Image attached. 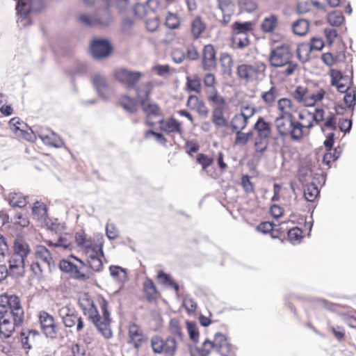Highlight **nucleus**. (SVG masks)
I'll use <instances>...</instances> for the list:
<instances>
[{
    "label": "nucleus",
    "instance_id": "obj_1",
    "mask_svg": "<svg viewBox=\"0 0 356 356\" xmlns=\"http://www.w3.org/2000/svg\"><path fill=\"white\" fill-rule=\"evenodd\" d=\"M24 309L19 297L14 295L0 296V336L10 337L16 327L24 321Z\"/></svg>",
    "mask_w": 356,
    "mask_h": 356
},
{
    "label": "nucleus",
    "instance_id": "obj_2",
    "mask_svg": "<svg viewBox=\"0 0 356 356\" xmlns=\"http://www.w3.org/2000/svg\"><path fill=\"white\" fill-rule=\"evenodd\" d=\"M100 307L102 312V316H100L97 307L95 306L93 301L86 295L84 294L79 299V305L82 309L85 315L92 321L99 332L106 339L112 337V332L110 327V314L108 311V302L105 299H102L100 302Z\"/></svg>",
    "mask_w": 356,
    "mask_h": 356
},
{
    "label": "nucleus",
    "instance_id": "obj_3",
    "mask_svg": "<svg viewBox=\"0 0 356 356\" xmlns=\"http://www.w3.org/2000/svg\"><path fill=\"white\" fill-rule=\"evenodd\" d=\"M30 245L23 238L14 240L12 254L9 259V270L15 277H22L25 273L26 261L31 254Z\"/></svg>",
    "mask_w": 356,
    "mask_h": 356
},
{
    "label": "nucleus",
    "instance_id": "obj_4",
    "mask_svg": "<svg viewBox=\"0 0 356 356\" xmlns=\"http://www.w3.org/2000/svg\"><path fill=\"white\" fill-rule=\"evenodd\" d=\"M34 259L31 268L35 275H40L44 271H51L54 266L51 252L44 245H38L35 247Z\"/></svg>",
    "mask_w": 356,
    "mask_h": 356
},
{
    "label": "nucleus",
    "instance_id": "obj_5",
    "mask_svg": "<svg viewBox=\"0 0 356 356\" xmlns=\"http://www.w3.org/2000/svg\"><path fill=\"white\" fill-rule=\"evenodd\" d=\"M85 266L83 261L72 255L60 261V269L67 273L71 277L79 280H86L89 276L82 270Z\"/></svg>",
    "mask_w": 356,
    "mask_h": 356
},
{
    "label": "nucleus",
    "instance_id": "obj_6",
    "mask_svg": "<svg viewBox=\"0 0 356 356\" xmlns=\"http://www.w3.org/2000/svg\"><path fill=\"white\" fill-rule=\"evenodd\" d=\"M151 347L155 354L163 355L164 356H175L177 342L175 338L168 337L163 339L159 335L153 336L150 339Z\"/></svg>",
    "mask_w": 356,
    "mask_h": 356
},
{
    "label": "nucleus",
    "instance_id": "obj_7",
    "mask_svg": "<svg viewBox=\"0 0 356 356\" xmlns=\"http://www.w3.org/2000/svg\"><path fill=\"white\" fill-rule=\"evenodd\" d=\"M104 236L102 234L96 235V244L92 249L87 250L86 255L87 262L90 267L95 271L99 272L103 268L102 257H104L103 252Z\"/></svg>",
    "mask_w": 356,
    "mask_h": 356
},
{
    "label": "nucleus",
    "instance_id": "obj_8",
    "mask_svg": "<svg viewBox=\"0 0 356 356\" xmlns=\"http://www.w3.org/2000/svg\"><path fill=\"white\" fill-rule=\"evenodd\" d=\"M266 70V65L261 62L254 64H241L237 67V74L241 80L250 82L257 80Z\"/></svg>",
    "mask_w": 356,
    "mask_h": 356
},
{
    "label": "nucleus",
    "instance_id": "obj_9",
    "mask_svg": "<svg viewBox=\"0 0 356 356\" xmlns=\"http://www.w3.org/2000/svg\"><path fill=\"white\" fill-rule=\"evenodd\" d=\"M143 74L138 71H131L126 68H118L114 71V77L128 89H134L143 77Z\"/></svg>",
    "mask_w": 356,
    "mask_h": 356
},
{
    "label": "nucleus",
    "instance_id": "obj_10",
    "mask_svg": "<svg viewBox=\"0 0 356 356\" xmlns=\"http://www.w3.org/2000/svg\"><path fill=\"white\" fill-rule=\"evenodd\" d=\"M275 126L280 136H289L291 140L298 141V136L293 134L296 127L294 116L278 115L275 120Z\"/></svg>",
    "mask_w": 356,
    "mask_h": 356
},
{
    "label": "nucleus",
    "instance_id": "obj_11",
    "mask_svg": "<svg viewBox=\"0 0 356 356\" xmlns=\"http://www.w3.org/2000/svg\"><path fill=\"white\" fill-rule=\"evenodd\" d=\"M292 56L289 47L286 44H282L271 50L269 61L272 66L281 67L289 63Z\"/></svg>",
    "mask_w": 356,
    "mask_h": 356
},
{
    "label": "nucleus",
    "instance_id": "obj_12",
    "mask_svg": "<svg viewBox=\"0 0 356 356\" xmlns=\"http://www.w3.org/2000/svg\"><path fill=\"white\" fill-rule=\"evenodd\" d=\"M299 122H296V127L293 134L298 136V140L309 134V130L314 126L312 117V112L303 111L298 114Z\"/></svg>",
    "mask_w": 356,
    "mask_h": 356
},
{
    "label": "nucleus",
    "instance_id": "obj_13",
    "mask_svg": "<svg viewBox=\"0 0 356 356\" xmlns=\"http://www.w3.org/2000/svg\"><path fill=\"white\" fill-rule=\"evenodd\" d=\"M58 315L62 318L65 327H72L76 325V329L77 332H81L83 330L84 324L82 318L67 306L60 308Z\"/></svg>",
    "mask_w": 356,
    "mask_h": 356
},
{
    "label": "nucleus",
    "instance_id": "obj_14",
    "mask_svg": "<svg viewBox=\"0 0 356 356\" xmlns=\"http://www.w3.org/2000/svg\"><path fill=\"white\" fill-rule=\"evenodd\" d=\"M38 317L42 332L47 337L55 339L58 329L55 323L54 318L44 311L40 312Z\"/></svg>",
    "mask_w": 356,
    "mask_h": 356
},
{
    "label": "nucleus",
    "instance_id": "obj_15",
    "mask_svg": "<svg viewBox=\"0 0 356 356\" xmlns=\"http://www.w3.org/2000/svg\"><path fill=\"white\" fill-rule=\"evenodd\" d=\"M9 127L11 131L18 138H24L26 140H33L35 138L34 132L30 129V131L25 130L27 126L18 118H13L9 121Z\"/></svg>",
    "mask_w": 356,
    "mask_h": 356
},
{
    "label": "nucleus",
    "instance_id": "obj_16",
    "mask_svg": "<svg viewBox=\"0 0 356 356\" xmlns=\"http://www.w3.org/2000/svg\"><path fill=\"white\" fill-rule=\"evenodd\" d=\"M111 49L110 43L105 39L94 40L90 45L91 54L95 58L107 57L111 54Z\"/></svg>",
    "mask_w": 356,
    "mask_h": 356
},
{
    "label": "nucleus",
    "instance_id": "obj_17",
    "mask_svg": "<svg viewBox=\"0 0 356 356\" xmlns=\"http://www.w3.org/2000/svg\"><path fill=\"white\" fill-rule=\"evenodd\" d=\"M38 134L43 143L46 145L60 148L64 145L60 136L49 129L41 128L38 132Z\"/></svg>",
    "mask_w": 356,
    "mask_h": 356
},
{
    "label": "nucleus",
    "instance_id": "obj_18",
    "mask_svg": "<svg viewBox=\"0 0 356 356\" xmlns=\"http://www.w3.org/2000/svg\"><path fill=\"white\" fill-rule=\"evenodd\" d=\"M80 21L87 26H93L97 24L108 25L111 22V16L108 10H104L98 13V16L90 17L82 15L79 17Z\"/></svg>",
    "mask_w": 356,
    "mask_h": 356
},
{
    "label": "nucleus",
    "instance_id": "obj_19",
    "mask_svg": "<svg viewBox=\"0 0 356 356\" xmlns=\"http://www.w3.org/2000/svg\"><path fill=\"white\" fill-rule=\"evenodd\" d=\"M143 112L147 115V124L152 127L154 122L150 121V118L159 117L160 119L163 117L160 108L154 102H150L148 100L143 99L140 102Z\"/></svg>",
    "mask_w": 356,
    "mask_h": 356
},
{
    "label": "nucleus",
    "instance_id": "obj_20",
    "mask_svg": "<svg viewBox=\"0 0 356 356\" xmlns=\"http://www.w3.org/2000/svg\"><path fill=\"white\" fill-rule=\"evenodd\" d=\"M207 99L212 106V111L227 110L228 108L225 99L218 92L217 90L207 91Z\"/></svg>",
    "mask_w": 356,
    "mask_h": 356
},
{
    "label": "nucleus",
    "instance_id": "obj_21",
    "mask_svg": "<svg viewBox=\"0 0 356 356\" xmlns=\"http://www.w3.org/2000/svg\"><path fill=\"white\" fill-rule=\"evenodd\" d=\"M158 122L160 124L161 130L167 134L176 133L181 134L183 132L182 124L175 118H172L165 121L162 117Z\"/></svg>",
    "mask_w": 356,
    "mask_h": 356
},
{
    "label": "nucleus",
    "instance_id": "obj_22",
    "mask_svg": "<svg viewBox=\"0 0 356 356\" xmlns=\"http://www.w3.org/2000/svg\"><path fill=\"white\" fill-rule=\"evenodd\" d=\"M216 52L211 44L204 47L202 66L204 70H211L216 67Z\"/></svg>",
    "mask_w": 356,
    "mask_h": 356
},
{
    "label": "nucleus",
    "instance_id": "obj_23",
    "mask_svg": "<svg viewBox=\"0 0 356 356\" xmlns=\"http://www.w3.org/2000/svg\"><path fill=\"white\" fill-rule=\"evenodd\" d=\"M145 337L141 328L136 325L131 324L129 327V342L134 345L136 348H139L143 341Z\"/></svg>",
    "mask_w": 356,
    "mask_h": 356
},
{
    "label": "nucleus",
    "instance_id": "obj_24",
    "mask_svg": "<svg viewBox=\"0 0 356 356\" xmlns=\"http://www.w3.org/2000/svg\"><path fill=\"white\" fill-rule=\"evenodd\" d=\"M218 7L222 13L223 23L227 24L234 13V3L231 0H218Z\"/></svg>",
    "mask_w": 356,
    "mask_h": 356
},
{
    "label": "nucleus",
    "instance_id": "obj_25",
    "mask_svg": "<svg viewBox=\"0 0 356 356\" xmlns=\"http://www.w3.org/2000/svg\"><path fill=\"white\" fill-rule=\"evenodd\" d=\"M277 109L280 112L279 115L284 116H294V113L297 111L296 106L288 98H282L278 100Z\"/></svg>",
    "mask_w": 356,
    "mask_h": 356
},
{
    "label": "nucleus",
    "instance_id": "obj_26",
    "mask_svg": "<svg viewBox=\"0 0 356 356\" xmlns=\"http://www.w3.org/2000/svg\"><path fill=\"white\" fill-rule=\"evenodd\" d=\"M257 131L259 140H267L271 134V127L268 122L264 118H259L254 126Z\"/></svg>",
    "mask_w": 356,
    "mask_h": 356
},
{
    "label": "nucleus",
    "instance_id": "obj_27",
    "mask_svg": "<svg viewBox=\"0 0 356 356\" xmlns=\"http://www.w3.org/2000/svg\"><path fill=\"white\" fill-rule=\"evenodd\" d=\"M310 89L302 86H297L292 93L293 97L305 106H309Z\"/></svg>",
    "mask_w": 356,
    "mask_h": 356
},
{
    "label": "nucleus",
    "instance_id": "obj_28",
    "mask_svg": "<svg viewBox=\"0 0 356 356\" xmlns=\"http://www.w3.org/2000/svg\"><path fill=\"white\" fill-rule=\"evenodd\" d=\"M215 349L222 355H225L229 350V344L225 336L217 332L214 336V341H212Z\"/></svg>",
    "mask_w": 356,
    "mask_h": 356
},
{
    "label": "nucleus",
    "instance_id": "obj_29",
    "mask_svg": "<svg viewBox=\"0 0 356 356\" xmlns=\"http://www.w3.org/2000/svg\"><path fill=\"white\" fill-rule=\"evenodd\" d=\"M154 87V82L153 81H147L139 87L134 88L136 90V97L138 100L142 102L143 99L148 100L149 96Z\"/></svg>",
    "mask_w": 356,
    "mask_h": 356
},
{
    "label": "nucleus",
    "instance_id": "obj_30",
    "mask_svg": "<svg viewBox=\"0 0 356 356\" xmlns=\"http://www.w3.org/2000/svg\"><path fill=\"white\" fill-rule=\"evenodd\" d=\"M75 241L79 247L86 252L87 250L92 249L96 244V236L94 240L90 238L88 239L86 238V235L83 232H77L75 235Z\"/></svg>",
    "mask_w": 356,
    "mask_h": 356
},
{
    "label": "nucleus",
    "instance_id": "obj_31",
    "mask_svg": "<svg viewBox=\"0 0 356 356\" xmlns=\"http://www.w3.org/2000/svg\"><path fill=\"white\" fill-rule=\"evenodd\" d=\"M206 25L200 17H195L191 23V34L194 40L198 39L204 32Z\"/></svg>",
    "mask_w": 356,
    "mask_h": 356
},
{
    "label": "nucleus",
    "instance_id": "obj_32",
    "mask_svg": "<svg viewBox=\"0 0 356 356\" xmlns=\"http://www.w3.org/2000/svg\"><path fill=\"white\" fill-rule=\"evenodd\" d=\"M227 110L212 111L211 121L216 129H218L221 127H227L229 125L228 120L224 116V113Z\"/></svg>",
    "mask_w": 356,
    "mask_h": 356
},
{
    "label": "nucleus",
    "instance_id": "obj_33",
    "mask_svg": "<svg viewBox=\"0 0 356 356\" xmlns=\"http://www.w3.org/2000/svg\"><path fill=\"white\" fill-rule=\"evenodd\" d=\"M168 330L170 334V337L175 338L177 342L183 339L184 334L177 319L172 318L170 321Z\"/></svg>",
    "mask_w": 356,
    "mask_h": 356
},
{
    "label": "nucleus",
    "instance_id": "obj_34",
    "mask_svg": "<svg viewBox=\"0 0 356 356\" xmlns=\"http://www.w3.org/2000/svg\"><path fill=\"white\" fill-rule=\"evenodd\" d=\"M47 243L49 246L59 248L63 250H71L72 246L71 236L67 234L60 236L56 242L49 241Z\"/></svg>",
    "mask_w": 356,
    "mask_h": 356
},
{
    "label": "nucleus",
    "instance_id": "obj_35",
    "mask_svg": "<svg viewBox=\"0 0 356 356\" xmlns=\"http://www.w3.org/2000/svg\"><path fill=\"white\" fill-rule=\"evenodd\" d=\"M6 199L9 204L13 207L22 208L27 204L25 197L21 193H10Z\"/></svg>",
    "mask_w": 356,
    "mask_h": 356
},
{
    "label": "nucleus",
    "instance_id": "obj_36",
    "mask_svg": "<svg viewBox=\"0 0 356 356\" xmlns=\"http://www.w3.org/2000/svg\"><path fill=\"white\" fill-rule=\"evenodd\" d=\"M253 24L251 22H236L232 24V33L248 35L252 32Z\"/></svg>",
    "mask_w": 356,
    "mask_h": 356
},
{
    "label": "nucleus",
    "instance_id": "obj_37",
    "mask_svg": "<svg viewBox=\"0 0 356 356\" xmlns=\"http://www.w3.org/2000/svg\"><path fill=\"white\" fill-rule=\"evenodd\" d=\"M111 277L116 281L123 283L127 280V273L124 268L118 266H111L109 268Z\"/></svg>",
    "mask_w": 356,
    "mask_h": 356
},
{
    "label": "nucleus",
    "instance_id": "obj_38",
    "mask_svg": "<svg viewBox=\"0 0 356 356\" xmlns=\"http://www.w3.org/2000/svg\"><path fill=\"white\" fill-rule=\"evenodd\" d=\"M232 45L234 48L243 49L250 44L249 37L248 35L238 34L232 33Z\"/></svg>",
    "mask_w": 356,
    "mask_h": 356
},
{
    "label": "nucleus",
    "instance_id": "obj_39",
    "mask_svg": "<svg viewBox=\"0 0 356 356\" xmlns=\"http://www.w3.org/2000/svg\"><path fill=\"white\" fill-rule=\"evenodd\" d=\"M220 63L222 72L225 74H231L234 64L232 56L227 53L221 54Z\"/></svg>",
    "mask_w": 356,
    "mask_h": 356
},
{
    "label": "nucleus",
    "instance_id": "obj_40",
    "mask_svg": "<svg viewBox=\"0 0 356 356\" xmlns=\"http://www.w3.org/2000/svg\"><path fill=\"white\" fill-rule=\"evenodd\" d=\"M248 124V120L239 114H236L231 121V128L233 132L243 130Z\"/></svg>",
    "mask_w": 356,
    "mask_h": 356
},
{
    "label": "nucleus",
    "instance_id": "obj_41",
    "mask_svg": "<svg viewBox=\"0 0 356 356\" xmlns=\"http://www.w3.org/2000/svg\"><path fill=\"white\" fill-rule=\"evenodd\" d=\"M309 22L305 19L296 21L292 26L293 31L296 35H304L309 29Z\"/></svg>",
    "mask_w": 356,
    "mask_h": 356
},
{
    "label": "nucleus",
    "instance_id": "obj_42",
    "mask_svg": "<svg viewBox=\"0 0 356 356\" xmlns=\"http://www.w3.org/2000/svg\"><path fill=\"white\" fill-rule=\"evenodd\" d=\"M201 81L197 75L186 77V90L188 91L199 93L201 91Z\"/></svg>",
    "mask_w": 356,
    "mask_h": 356
},
{
    "label": "nucleus",
    "instance_id": "obj_43",
    "mask_svg": "<svg viewBox=\"0 0 356 356\" xmlns=\"http://www.w3.org/2000/svg\"><path fill=\"white\" fill-rule=\"evenodd\" d=\"M143 291L146 298L149 300H154L156 297V286L150 279H147L143 283Z\"/></svg>",
    "mask_w": 356,
    "mask_h": 356
},
{
    "label": "nucleus",
    "instance_id": "obj_44",
    "mask_svg": "<svg viewBox=\"0 0 356 356\" xmlns=\"http://www.w3.org/2000/svg\"><path fill=\"white\" fill-rule=\"evenodd\" d=\"M122 107L128 113H134L136 111V101L127 95H122L120 99Z\"/></svg>",
    "mask_w": 356,
    "mask_h": 356
},
{
    "label": "nucleus",
    "instance_id": "obj_45",
    "mask_svg": "<svg viewBox=\"0 0 356 356\" xmlns=\"http://www.w3.org/2000/svg\"><path fill=\"white\" fill-rule=\"evenodd\" d=\"M134 12L139 19H142L153 12V10L149 6L148 2L145 3H136L134 8Z\"/></svg>",
    "mask_w": 356,
    "mask_h": 356
},
{
    "label": "nucleus",
    "instance_id": "obj_46",
    "mask_svg": "<svg viewBox=\"0 0 356 356\" xmlns=\"http://www.w3.org/2000/svg\"><path fill=\"white\" fill-rule=\"evenodd\" d=\"M32 213L37 220L44 219L47 216L46 205L43 202H35L32 207Z\"/></svg>",
    "mask_w": 356,
    "mask_h": 356
},
{
    "label": "nucleus",
    "instance_id": "obj_47",
    "mask_svg": "<svg viewBox=\"0 0 356 356\" xmlns=\"http://www.w3.org/2000/svg\"><path fill=\"white\" fill-rule=\"evenodd\" d=\"M278 95V89L275 86H272L268 91L262 92L261 98L266 104L271 106Z\"/></svg>",
    "mask_w": 356,
    "mask_h": 356
},
{
    "label": "nucleus",
    "instance_id": "obj_48",
    "mask_svg": "<svg viewBox=\"0 0 356 356\" xmlns=\"http://www.w3.org/2000/svg\"><path fill=\"white\" fill-rule=\"evenodd\" d=\"M325 95V91L323 88L310 89L309 94V106H314L317 102L321 101Z\"/></svg>",
    "mask_w": 356,
    "mask_h": 356
},
{
    "label": "nucleus",
    "instance_id": "obj_49",
    "mask_svg": "<svg viewBox=\"0 0 356 356\" xmlns=\"http://www.w3.org/2000/svg\"><path fill=\"white\" fill-rule=\"evenodd\" d=\"M311 51L312 49L309 44H300L297 47V58L302 63H305L308 60Z\"/></svg>",
    "mask_w": 356,
    "mask_h": 356
},
{
    "label": "nucleus",
    "instance_id": "obj_50",
    "mask_svg": "<svg viewBox=\"0 0 356 356\" xmlns=\"http://www.w3.org/2000/svg\"><path fill=\"white\" fill-rule=\"evenodd\" d=\"M186 329L191 340L195 343H197L200 333L197 323L194 321H186Z\"/></svg>",
    "mask_w": 356,
    "mask_h": 356
},
{
    "label": "nucleus",
    "instance_id": "obj_51",
    "mask_svg": "<svg viewBox=\"0 0 356 356\" xmlns=\"http://www.w3.org/2000/svg\"><path fill=\"white\" fill-rule=\"evenodd\" d=\"M319 193L317 186L314 184H308L304 189L305 198L308 202H313Z\"/></svg>",
    "mask_w": 356,
    "mask_h": 356
},
{
    "label": "nucleus",
    "instance_id": "obj_52",
    "mask_svg": "<svg viewBox=\"0 0 356 356\" xmlns=\"http://www.w3.org/2000/svg\"><path fill=\"white\" fill-rule=\"evenodd\" d=\"M277 24V19L275 15L266 17L261 24V29L264 32L273 31Z\"/></svg>",
    "mask_w": 356,
    "mask_h": 356
},
{
    "label": "nucleus",
    "instance_id": "obj_53",
    "mask_svg": "<svg viewBox=\"0 0 356 356\" xmlns=\"http://www.w3.org/2000/svg\"><path fill=\"white\" fill-rule=\"evenodd\" d=\"M92 83L99 95L103 97L102 90L106 87L105 78L100 74H95Z\"/></svg>",
    "mask_w": 356,
    "mask_h": 356
},
{
    "label": "nucleus",
    "instance_id": "obj_54",
    "mask_svg": "<svg viewBox=\"0 0 356 356\" xmlns=\"http://www.w3.org/2000/svg\"><path fill=\"white\" fill-rule=\"evenodd\" d=\"M327 21L332 26H339L344 21V17L341 12L334 11L327 15Z\"/></svg>",
    "mask_w": 356,
    "mask_h": 356
},
{
    "label": "nucleus",
    "instance_id": "obj_55",
    "mask_svg": "<svg viewBox=\"0 0 356 356\" xmlns=\"http://www.w3.org/2000/svg\"><path fill=\"white\" fill-rule=\"evenodd\" d=\"M157 277L163 284L171 286L176 292L179 291V285L172 280L169 275L163 271H159Z\"/></svg>",
    "mask_w": 356,
    "mask_h": 356
},
{
    "label": "nucleus",
    "instance_id": "obj_56",
    "mask_svg": "<svg viewBox=\"0 0 356 356\" xmlns=\"http://www.w3.org/2000/svg\"><path fill=\"white\" fill-rule=\"evenodd\" d=\"M312 4L320 9H324L327 4L330 7H337L340 3V0H312Z\"/></svg>",
    "mask_w": 356,
    "mask_h": 356
},
{
    "label": "nucleus",
    "instance_id": "obj_57",
    "mask_svg": "<svg viewBox=\"0 0 356 356\" xmlns=\"http://www.w3.org/2000/svg\"><path fill=\"white\" fill-rule=\"evenodd\" d=\"M302 232L298 227H293L288 232V238L291 243L295 244L300 241Z\"/></svg>",
    "mask_w": 356,
    "mask_h": 356
},
{
    "label": "nucleus",
    "instance_id": "obj_58",
    "mask_svg": "<svg viewBox=\"0 0 356 356\" xmlns=\"http://www.w3.org/2000/svg\"><path fill=\"white\" fill-rule=\"evenodd\" d=\"M346 92L343 100L348 108H353L356 104V91L350 89Z\"/></svg>",
    "mask_w": 356,
    "mask_h": 356
},
{
    "label": "nucleus",
    "instance_id": "obj_59",
    "mask_svg": "<svg viewBox=\"0 0 356 356\" xmlns=\"http://www.w3.org/2000/svg\"><path fill=\"white\" fill-rule=\"evenodd\" d=\"M29 223V219L24 214L17 213L14 217V224L19 227H26Z\"/></svg>",
    "mask_w": 356,
    "mask_h": 356
},
{
    "label": "nucleus",
    "instance_id": "obj_60",
    "mask_svg": "<svg viewBox=\"0 0 356 356\" xmlns=\"http://www.w3.org/2000/svg\"><path fill=\"white\" fill-rule=\"evenodd\" d=\"M165 24L171 29H177L179 25V19L176 15L168 13L166 16Z\"/></svg>",
    "mask_w": 356,
    "mask_h": 356
},
{
    "label": "nucleus",
    "instance_id": "obj_61",
    "mask_svg": "<svg viewBox=\"0 0 356 356\" xmlns=\"http://www.w3.org/2000/svg\"><path fill=\"white\" fill-rule=\"evenodd\" d=\"M183 305L188 314L193 313L197 308L196 302L191 297L186 296L183 300Z\"/></svg>",
    "mask_w": 356,
    "mask_h": 356
},
{
    "label": "nucleus",
    "instance_id": "obj_62",
    "mask_svg": "<svg viewBox=\"0 0 356 356\" xmlns=\"http://www.w3.org/2000/svg\"><path fill=\"white\" fill-rule=\"evenodd\" d=\"M213 161V158L204 154H199L197 156V162L202 165L203 170H206L209 166H210Z\"/></svg>",
    "mask_w": 356,
    "mask_h": 356
},
{
    "label": "nucleus",
    "instance_id": "obj_63",
    "mask_svg": "<svg viewBox=\"0 0 356 356\" xmlns=\"http://www.w3.org/2000/svg\"><path fill=\"white\" fill-rule=\"evenodd\" d=\"M216 83V78L214 74L211 73H207L204 76V84L206 87H208L209 89L208 91H213V90H216L215 87Z\"/></svg>",
    "mask_w": 356,
    "mask_h": 356
},
{
    "label": "nucleus",
    "instance_id": "obj_64",
    "mask_svg": "<svg viewBox=\"0 0 356 356\" xmlns=\"http://www.w3.org/2000/svg\"><path fill=\"white\" fill-rule=\"evenodd\" d=\"M106 236L110 240H114L119 236V232L115 225L113 223L107 224L106 226Z\"/></svg>",
    "mask_w": 356,
    "mask_h": 356
}]
</instances>
